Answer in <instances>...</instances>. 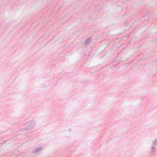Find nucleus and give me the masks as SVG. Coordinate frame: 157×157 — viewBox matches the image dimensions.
<instances>
[{
	"label": "nucleus",
	"mask_w": 157,
	"mask_h": 157,
	"mask_svg": "<svg viewBox=\"0 0 157 157\" xmlns=\"http://www.w3.org/2000/svg\"><path fill=\"white\" fill-rule=\"evenodd\" d=\"M30 124L28 122H25L22 124V131H26L29 129L32 128L35 125V123H34L32 126H31V124Z\"/></svg>",
	"instance_id": "1"
},
{
	"label": "nucleus",
	"mask_w": 157,
	"mask_h": 157,
	"mask_svg": "<svg viewBox=\"0 0 157 157\" xmlns=\"http://www.w3.org/2000/svg\"><path fill=\"white\" fill-rule=\"evenodd\" d=\"M91 40V38H88L87 40H86L85 42V44H89Z\"/></svg>",
	"instance_id": "4"
},
{
	"label": "nucleus",
	"mask_w": 157,
	"mask_h": 157,
	"mask_svg": "<svg viewBox=\"0 0 157 157\" xmlns=\"http://www.w3.org/2000/svg\"><path fill=\"white\" fill-rule=\"evenodd\" d=\"M152 143V146H156L157 144V139H155L154 140L153 142Z\"/></svg>",
	"instance_id": "3"
},
{
	"label": "nucleus",
	"mask_w": 157,
	"mask_h": 157,
	"mask_svg": "<svg viewBox=\"0 0 157 157\" xmlns=\"http://www.w3.org/2000/svg\"><path fill=\"white\" fill-rule=\"evenodd\" d=\"M155 146H152L151 147V150L152 152H154L156 150V149L155 148Z\"/></svg>",
	"instance_id": "5"
},
{
	"label": "nucleus",
	"mask_w": 157,
	"mask_h": 157,
	"mask_svg": "<svg viewBox=\"0 0 157 157\" xmlns=\"http://www.w3.org/2000/svg\"><path fill=\"white\" fill-rule=\"evenodd\" d=\"M42 149V147H38L34 149L33 151V152L34 153H37L40 151Z\"/></svg>",
	"instance_id": "2"
}]
</instances>
